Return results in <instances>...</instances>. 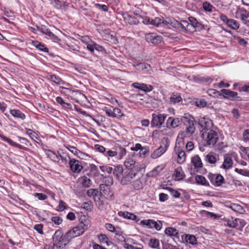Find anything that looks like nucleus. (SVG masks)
<instances>
[{
  "label": "nucleus",
  "mask_w": 249,
  "mask_h": 249,
  "mask_svg": "<svg viewBox=\"0 0 249 249\" xmlns=\"http://www.w3.org/2000/svg\"><path fill=\"white\" fill-rule=\"evenodd\" d=\"M87 194L88 196L92 197L94 200H96V197H98V191L94 189H90L88 190Z\"/></svg>",
  "instance_id": "a19ab883"
},
{
  "label": "nucleus",
  "mask_w": 249,
  "mask_h": 249,
  "mask_svg": "<svg viewBox=\"0 0 249 249\" xmlns=\"http://www.w3.org/2000/svg\"><path fill=\"white\" fill-rule=\"evenodd\" d=\"M100 168L101 171L104 173L110 174L113 171V168L110 166H100Z\"/></svg>",
  "instance_id": "13d9d810"
},
{
  "label": "nucleus",
  "mask_w": 249,
  "mask_h": 249,
  "mask_svg": "<svg viewBox=\"0 0 249 249\" xmlns=\"http://www.w3.org/2000/svg\"><path fill=\"white\" fill-rule=\"evenodd\" d=\"M243 139L245 142L249 141V129L245 130L243 133Z\"/></svg>",
  "instance_id": "69168bd1"
},
{
  "label": "nucleus",
  "mask_w": 249,
  "mask_h": 249,
  "mask_svg": "<svg viewBox=\"0 0 249 249\" xmlns=\"http://www.w3.org/2000/svg\"><path fill=\"white\" fill-rule=\"evenodd\" d=\"M185 240L191 245H196L197 244L196 238L194 235L186 234Z\"/></svg>",
  "instance_id": "c9c22d12"
},
{
  "label": "nucleus",
  "mask_w": 249,
  "mask_h": 249,
  "mask_svg": "<svg viewBox=\"0 0 249 249\" xmlns=\"http://www.w3.org/2000/svg\"><path fill=\"white\" fill-rule=\"evenodd\" d=\"M66 147L68 149H69L71 153H72L74 155H77L79 152V151L74 146L68 145L66 146Z\"/></svg>",
  "instance_id": "338daca9"
},
{
  "label": "nucleus",
  "mask_w": 249,
  "mask_h": 249,
  "mask_svg": "<svg viewBox=\"0 0 249 249\" xmlns=\"http://www.w3.org/2000/svg\"><path fill=\"white\" fill-rule=\"evenodd\" d=\"M99 45L95 43L93 44L87 43V48L91 52L93 53L94 49L97 50Z\"/></svg>",
  "instance_id": "5fc2aeb1"
},
{
  "label": "nucleus",
  "mask_w": 249,
  "mask_h": 249,
  "mask_svg": "<svg viewBox=\"0 0 249 249\" xmlns=\"http://www.w3.org/2000/svg\"><path fill=\"white\" fill-rule=\"evenodd\" d=\"M141 224L147 227L148 228H155L157 231H160L161 229L162 224L160 221H155L153 219H146L143 220L141 221Z\"/></svg>",
  "instance_id": "0eeeda50"
},
{
  "label": "nucleus",
  "mask_w": 249,
  "mask_h": 249,
  "mask_svg": "<svg viewBox=\"0 0 249 249\" xmlns=\"http://www.w3.org/2000/svg\"><path fill=\"white\" fill-rule=\"evenodd\" d=\"M46 35L48 38L52 39L54 42H57L60 40L59 38L55 35H54L49 29L46 28L45 32L43 33Z\"/></svg>",
  "instance_id": "473e14b6"
},
{
  "label": "nucleus",
  "mask_w": 249,
  "mask_h": 249,
  "mask_svg": "<svg viewBox=\"0 0 249 249\" xmlns=\"http://www.w3.org/2000/svg\"><path fill=\"white\" fill-rule=\"evenodd\" d=\"M163 18H156L155 19H152L151 20V24L157 27H161Z\"/></svg>",
  "instance_id": "a18cd8bd"
},
{
  "label": "nucleus",
  "mask_w": 249,
  "mask_h": 249,
  "mask_svg": "<svg viewBox=\"0 0 249 249\" xmlns=\"http://www.w3.org/2000/svg\"><path fill=\"white\" fill-rule=\"evenodd\" d=\"M104 155L108 157H114L117 155V152L109 150L106 152Z\"/></svg>",
  "instance_id": "680f3d73"
},
{
  "label": "nucleus",
  "mask_w": 249,
  "mask_h": 249,
  "mask_svg": "<svg viewBox=\"0 0 249 249\" xmlns=\"http://www.w3.org/2000/svg\"><path fill=\"white\" fill-rule=\"evenodd\" d=\"M169 191L171 195L174 197L178 198L180 197V194L177 190L170 188Z\"/></svg>",
  "instance_id": "bf43d9fd"
},
{
  "label": "nucleus",
  "mask_w": 249,
  "mask_h": 249,
  "mask_svg": "<svg viewBox=\"0 0 249 249\" xmlns=\"http://www.w3.org/2000/svg\"><path fill=\"white\" fill-rule=\"evenodd\" d=\"M239 218L233 219L231 217V219H229L227 221V225L231 228H239L238 222H239Z\"/></svg>",
  "instance_id": "72a5a7b5"
},
{
  "label": "nucleus",
  "mask_w": 249,
  "mask_h": 249,
  "mask_svg": "<svg viewBox=\"0 0 249 249\" xmlns=\"http://www.w3.org/2000/svg\"><path fill=\"white\" fill-rule=\"evenodd\" d=\"M142 71L144 73L150 74L152 71L150 65L148 64L144 63V68Z\"/></svg>",
  "instance_id": "0e129e2a"
},
{
  "label": "nucleus",
  "mask_w": 249,
  "mask_h": 249,
  "mask_svg": "<svg viewBox=\"0 0 249 249\" xmlns=\"http://www.w3.org/2000/svg\"><path fill=\"white\" fill-rule=\"evenodd\" d=\"M178 25V21L173 18H170L166 19L163 18L162 23H161V27L170 29L174 28L177 29Z\"/></svg>",
  "instance_id": "9b49d317"
},
{
  "label": "nucleus",
  "mask_w": 249,
  "mask_h": 249,
  "mask_svg": "<svg viewBox=\"0 0 249 249\" xmlns=\"http://www.w3.org/2000/svg\"><path fill=\"white\" fill-rule=\"evenodd\" d=\"M218 159V155L213 152H211L205 156V161L211 164H215Z\"/></svg>",
  "instance_id": "a211bd4d"
},
{
  "label": "nucleus",
  "mask_w": 249,
  "mask_h": 249,
  "mask_svg": "<svg viewBox=\"0 0 249 249\" xmlns=\"http://www.w3.org/2000/svg\"><path fill=\"white\" fill-rule=\"evenodd\" d=\"M149 246L153 249H159L160 246L159 240L156 238H152L150 240Z\"/></svg>",
  "instance_id": "ea45409f"
},
{
  "label": "nucleus",
  "mask_w": 249,
  "mask_h": 249,
  "mask_svg": "<svg viewBox=\"0 0 249 249\" xmlns=\"http://www.w3.org/2000/svg\"><path fill=\"white\" fill-rule=\"evenodd\" d=\"M195 179L197 184L209 186V182L206 180L205 178L201 175H196Z\"/></svg>",
  "instance_id": "c756f323"
},
{
  "label": "nucleus",
  "mask_w": 249,
  "mask_h": 249,
  "mask_svg": "<svg viewBox=\"0 0 249 249\" xmlns=\"http://www.w3.org/2000/svg\"><path fill=\"white\" fill-rule=\"evenodd\" d=\"M26 133L30 138L34 141H36V139H37V134L30 129L26 128Z\"/></svg>",
  "instance_id": "09e8293b"
},
{
  "label": "nucleus",
  "mask_w": 249,
  "mask_h": 249,
  "mask_svg": "<svg viewBox=\"0 0 249 249\" xmlns=\"http://www.w3.org/2000/svg\"><path fill=\"white\" fill-rule=\"evenodd\" d=\"M183 121L186 128L185 131L180 133L178 137L184 139L185 137H190L195 132V119L191 116H185L183 118Z\"/></svg>",
  "instance_id": "f257e3e1"
},
{
  "label": "nucleus",
  "mask_w": 249,
  "mask_h": 249,
  "mask_svg": "<svg viewBox=\"0 0 249 249\" xmlns=\"http://www.w3.org/2000/svg\"><path fill=\"white\" fill-rule=\"evenodd\" d=\"M149 152V149L148 147L145 146V147H142L139 154L140 157L142 156H145L146 155L148 154Z\"/></svg>",
  "instance_id": "6e6d98bb"
},
{
  "label": "nucleus",
  "mask_w": 249,
  "mask_h": 249,
  "mask_svg": "<svg viewBox=\"0 0 249 249\" xmlns=\"http://www.w3.org/2000/svg\"><path fill=\"white\" fill-rule=\"evenodd\" d=\"M165 233L169 236H175L178 233L177 230L174 228H168L165 230Z\"/></svg>",
  "instance_id": "79ce46f5"
},
{
  "label": "nucleus",
  "mask_w": 249,
  "mask_h": 249,
  "mask_svg": "<svg viewBox=\"0 0 249 249\" xmlns=\"http://www.w3.org/2000/svg\"><path fill=\"white\" fill-rule=\"evenodd\" d=\"M167 149V146H160V147L154 150L150 155L152 159H156L163 154Z\"/></svg>",
  "instance_id": "dca6fc26"
},
{
  "label": "nucleus",
  "mask_w": 249,
  "mask_h": 249,
  "mask_svg": "<svg viewBox=\"0 0 249 249\" xmlns=\"http://www.w3.org/2000/svg\"><path fill=\"white\" fill-rule=\"evenodd\" d=\"M249 18V12L246 10L243 11L240 14V19L245 24L247 23V19Z\"/></svg>",
  "instance_id": "de8ad7c7"
},
{
  "label": "nucleus",
  "mask_w": 249,
  "mask_h": 249,
  "mask_svg": "<svg viewBox=\"0 0 249 249\" xmlns=\"http://www.w3.org/2000/svg\"><path fill=\"white\" fill-rule=\"evenodd\" d=\"M122 16L123 18L124 21L127 24L130 25H137L139 23V20L134 17H132L127 12H123Z\"/></svg>",
  "instance_id": "4468645a"
},
{
  "label": "nucleus",
  "mask_w": 249,
  "mask_h": 249,
  "mask_svg": "<svg viewBox=\"0 0 249 249\" xmlns=\"http://www.w3.org/2000/svg\"><path fill=\"white\" fill-rule=\"evenodd\" d=\"M226 25L232 29H237L239 25L237 22L234 19H227Z\"/></svg>",
  "instance_id": "f704fd0d"
},
{
  "label": "nucleus",
  "mask_w": 249,
  "mask_h": 249,
  "mask_svg": "<svg viewBox=\"0 0 249 249\" xmlns=\"http://www.w3.org/2000/svg\"><path fill=\"white\" fill-rule=\"evenodd\" d=\"M1 138L3 140L8 142L11 145L18 147L20 149H24V147L22 145L16 143L15 142H13L10 139H9L8 138L6 137L5 136H2Z\"/></svg>",
  "instance_id": "4c0bfd02"
},
{
  "label": "nucleus",
  "mask_w": 249,
  "mask_h": 249,
  "mask_svg": "<svg viewBox=\"0 0 249 249\" xmlns=\"http://www.w3.org/2000/svg\"><path fill=\"white\" fill-rule=\"evenodd\" d=\"M174 180L176 181H179L182 179L184 177L182 169L180 168L176 169L174 171L173 175Z\"/></svg>",
  "instance_id": "a878e982"
},
{
  "label": "nucleus",
  "mask_w": 249,
  "mask_h": 249,
  "mask_svg": "<svg viewBox=\"0 0 249 249\" xmlns=\"http://www.w3.org/2000/svg\"><path fill=\"white\" fill-rule=\"evenodd\" d=\"M105 111L108 117L119 119L124 116L120 109L113 107H105Z\"/></svg>",
  "instance_id": "6e6552de"
},
{
  "label": "nucleus",
  "mask_w": 249,
  "mask_h": 249,
  "mask_svg": "<svg viewBox=\"0 0 249 249\" xmlns=\"http://www.w3.org/2000/svg\"><path fill=\"white\" fill-rule=\"evenodd\" d=\"M198 124L202 128V132L213 129V126L212 121L207 116L201 117L198 120Z\"/></svg>",
  "instance_id": "39448f33"
},
{
  "label": "nucleus",
  "mask_w": 249,
  "mask_h": 249,
  "mask_svg": "<svg viewBox=\"0 0 249 249\" xmlns=\"http://www.w3.org/2000/svg\"><path fill=\"white\" fill-rule=\"evenodd\" d=\"M48 79L58 85H61L64 83L63 80L59 76L55 74H50L48 76Z\"/></svg>",
  "instance_id": "cd10ccee"
},
{
  "label": "nucleus",
  "mask_w": 249,
  "mask_h": 249,
  "mask_svg": "<svg viewBox=\"0 0 249 249\" xmlns=\"http://www.w3.org/2000/svg\"><path fill=\"white\" fill-rule=\"evenodd\" d=\"M53 239L54 242V245L61 247L63 243L65 245L66 242L70 240V238L67 236L66 237V234L63 235L61 231L57 230L53 234Z\"/></svg>",
  "instance_id": "20e7f679"
},
{
  "label": "nucleus",
  "mask_w": 249,
  "mask_h": 249,
  "mask_svg": "<svg viewBox=\"0 0 249 249\" xmlns=\"http://www.w3.org/2000/svg\"><path fill=\"white\" fill-rule=\"evenodd\" d=\"M177 29L182 31H187L191 30V24L186 20H182L180 22H178V25Z\"/></svg>",
  "instance_id": "b1692460"
},
{
  "label": "nucleus",
  "mask_w": 249,
  "mask_h": 249,
  "mask_svg": "<svg viewBox=\"0 0 249 249\" xmlns=\"http://www.w3.org/2000/svg\"><path fill=\"white\" fill-rule=\"evenodd\" d=\"M119 215L121 216H123L125 218L128 219L136 220L137 218V216L134 214L128 212H119L118 213Z\"/></svg>",
  "instance_id": "393cba45"
},
{
  "label": "nucleus",
  "mask_w": 249,
  "mask_h": 249,
  "mask_svg": "<svg viewBox=\"0 0 249 249\" xmlns=\"http://www.w3.org/2000/svg\"><path fill=\"white\" fill-rule=\"evenodd\" d=\"M99 239L100 241L103 243H106L107 244L108 243V238L107 236L105 234H101L99 236Z\"/></svg>",
  "instance_id": "774afa93"
},
{
  "label": "nucleus",
  "mask_w": 249,
  "mask_h": 249,
  "mask_svg": "<svg viewBox=\"0 0 249 249\" xmlns=\"http://www.w3.org/2000/svg\"><path fill=\"white\" fill-rule=\"evenodd\" d=\"M191 162L195 168H200L202 167L201 160L198 155H195L192 157Z\"/></svg>",
  "instance_id": "5701e85b"
},
{
  "label": "nucleus",
  "mask_w": 249,
  "mask_h": 249,
  "mask_svg": "<svg viewBox=\"0 0 249 249\" xmlns=\"http://www.w3.org/2000/svg\"><path fill=\"white\" fill-rule=\"evenodd\" d=\"M233 161L232 158L229 155H226L224 156V159L223 164L221 166V168L227 170L232 167Z\"/></svg>",
  "instance_id": "f3484780"
},
{
  "label": "nucleus",
  "mask_w": 249,
  "mask_h": 249,
  "mask_svg": "<svg viewBox=\"0 0 249 249\" xmlns=\"http://www.w3.org/2000/svg\"><path fill=\"white\" fill-rule=\"evenodd\" d=\"M68 208V206L66 204L65 202L63 200H60L59 202V205L57 207V210L58 211L62 212Z\"/></svg>",
  "instance_id": "3c124183"
},
{
  "label": "nucleus",
  "mask_w": 249,
  "mask_h": 249,
  "mask_svg": "<svg viewBox=\"0 0 249 249\" xmlns=\"http://www.w3.org/2000/svg\"><path fill=\"white\" fill-rule=\"evenodd\" d=\"M52 221L56 225H59L62 222V219L59 216H53L51 218Z\"/></svg>",
  "instance_id": "052dcab7"
},
{
  "label": "nucleus",
  "mask_w": 249,
  "mask_h": 249,
  "mask_svg": "<svg viewBox=\"0 0 249 249\" xmlns=\"http://www.w3.org/2000/svg\"><path fill=\"white\" fill-rule=\"evenodd\" d=\"M113 173L114 175L116 177L117 179H120V176L123 173V166L121 165L116 166L113 170Z\"/></svg>",
  "instance_id": "7c9ffc66"
},
{
  "label": "nucleus",
  "mask_w": 249,
  "mask_h": 249,
  "mask_svg": "<svg viewBox=\"0 0 249 249\" xmlns=\"http://www.w3.org/2000/svg\"><path fill=\"white\" fill-rule=\"evenodd\" d=\"M11 114L14 117L19 118L22 120L25 118V115L19 110L11 109L10 111Z\"/></svg>",
  "instance_id": "bb28decb"
},
{
  "label": "nucleus",
  "mask_w": 249,
  "mask_h": 249,
  "mask_svg": "<svg viewBox=\"0 0 249 249\" xmlns=\"http://www.w3.org/2000/svg\"><path fill=\"white\" fill-rule=\"evenodd\" d=\"M132 185L135 190H139L142 189L144 186L143 179L140 178L137 179L133 181Z\"/></svg>",
  "instance_id": "c85d7f7f"
},
{
  "label": "nucleus",
  "mask_w": 249,
  "mask_h": 249,
  "mask_svg": "<svg viewBox=\"0 0 249 249\" xmlns=\"http://www.w3.org/2000/svg\"><path fill=\"white\" fill-rule=\"evenodd\" d=\"M221 93L225 98L232 100L237 97V93L226 89H222L220 91Z\"/></svg>",
  "instance_id": "412c9836"
},
{
  "label": "nucleus",
  "mask_w": 249,
  "mask_h": 249,
  "mask_svg": "<svg viewBox=\"0 0 249 249\" xmlns=\"http://www.w3.org/2000/svg\"><path fill=\"white\" fill-rule=\"evenodd\" d=\"M166 117L165 114H153L151 121L152 127H160L164 123Z\"/></svg>",
  "instance_id": "423d86ee"
},
{
  "label": "nucleus",
  "mask_w": 249,
  "mask_h": 249,
  "mask_svg": "<svg viewBox=\"0 0 249 249\" xmlns=\"http://www.w3.org/2000/svg\"><path fill=\"white\" fill-rule=\"evenodd\" d=\"M135 163V161L132 158L127 159L124 163L125 166L130 169H132L133 168Z\"/></svg>",
  "instance_id": "58836bf2"
},
{
  "label": "nucleus",
  "mask_w": 249,
  "mask_h": 249,
  "mask_svg": "<svg viewBox=\"0 0 249 249\" xmlns=\"http://www.w3.org/2000/svg\"><path fill=\"white\" fill-rule=\"evenodd\" d=\"M145 38L147 42L154 44H158L162 40V37L161 36H157L154 33L146 34Z\"/></svg>",
  "instance_id": "ddd939ff"
},
{
  "label": "nucleus",
  "mask_w": 249,
  "mask_h": 249,
  "mask_svg": "<svg viewBox=\"0 0 249 249\" xmlns=\"http://www.w3.org/2000/svg\"><path fill=\"white\" fill-rule=\"evenodd\" d=\"M46 35L48 38L52 39L54 42H57L60 40L59 38L55 35H54L49 29L46 28L45 32L43 33Z\"/></svg>",
  "instance_id": "2f4dec72"
},
{
  "label": "nucleus",
  "mask_w": 249,
  "mask_h": 249,
  "mask_svg": "<svg viewBox=\"0 0 249 249\" xmlns=\"http://www.w3.org/2000/svg\"><path fill=\"white\" fill-rule=\"evenodd\" d=\"M95 6L98 9L101 10L103 11L107 12L108 11V7L106 5L96 3L95 4Z\"/></svg>",
  "instance_id": "e2e57ef3"
},
{
  "label": "nucleus",
  "mask_w": 249,
  "mask_h": 249,
  "mask_svg": "<svg viewBox=\"0 0 249 249\" xmlns=\"http://www.w3.org/2000/svg\"><path fill=\"white\" fill-rule=\"evenodd\" d=\"M159 166H157L152 171L147 173V176L148 177H154L157 176L159 174Z\"/></svg>",
  "instance_id": "49530a36"
},
{
  "label": "nucleus",
  "mask_w": 249,
  "mask_h": 249,
  "mask_svg": "<svg viewBox=\"0 0 249 249\" xmlns=\"http://www.w3.org/2000/svg\"><path fill=\"white\" fill-rule=\"evenodd\" d=\"M81 183L85 187H89L91 185V180L88 176H84L81 178Z\"/></svg>",
  "instance_id": "e433bc0d"
},
{
  "label": "nucleus",
  "mask_w": 249,
  "mask_h": 249,
  "mask_svg": "<svg viewBox=\"0 0 249 249\" xmlns=\"http://www.w3.org/2000/svg\"><path fill=\"white\" fill-rule=\"evenodd\" d=\"M136 174L131 171H127L123 175V178L121 180V184L123 185L130 183L132 180L135 177Z\"/></svg>",
  "instance_id": "9d476101"
},
{
  "label": "nucleus",
  "mask_w": 249,
  "mask_h": 249,
  "mask_svg": "<svg viewBox=\"0 0 249 249\" xmlns=\"http://www.w3.org/2000/svg\"><path fill=\"white\" fill-rule=\"evenodd\" d=\"M132 86L139 90L144 92H149L153 89V87L150 85H147L144 83H139L137 82L134 83L132 84Z\"/></svg>",
  "instance_id": "2eb2a0df"
},
{
  "label": "nucleus",
  "mask_w": 249,
  "mask_h": 249,
  "mask_svg": "<svg viewBox=\"0 0 249 249\" xmlns=\"http://www.w3.org/2000/svg\"><path fill=\"white\" fill-rule=\"evenodd\" d=\"M34 46H35L39 50L44 52H48L49 50L47 48L45 47L44 45L41 43L36 42L34 43Z\"/></svg>",
  "instance_id": "8fccbe9b"
},
{
  "label": "nucleus",
  "mask_w": 249,
  "mask_h": 249,
  "mask_svg": "<svg viewBox=\"0 0 249 249\" xmlns=\"http://www.w3.org/2000/svg\"><path fill=\"white\" fill-rule=\"evenodd\" d=\"M118 154L119 156V159H121L126 155V150L124 148L120 147L118 149L117 154Z\"/></svg>",
  "instance_id": "864d4df0"
},
{
  "label": "nucleus",
  "mask_w": 249,
  "mask_h": 249,
  "mask_svg": "<svg viewBox=\"0 0 249 249\" xmlns=\"http://www.w3.org/2000/svg\"><path fill=\"white\" fill-rule=\"evenodd\" d=\"M104 182L106 184H105L106 186H111L113 183V178L111 177H109V176L106 177L104 178Z\"/></svg>",
  "instance_id": "4d7b16f0"
},
{
  "label": "nucleus",
  "mask_w": 249,
  "mask_h": 249,
  "mask_svg": "<svg viewBox=\"0 0 249 249\" xmlns=\"http://www.w3.org/2000/svg\"><path fill=\"white\" fill-rule=\"evenodd\" d=\"M180 123L178 118H174L172 117L168 118L166 122L167 127L168 128H175L177 127Z\"/></svg>",
  "instance_id": "6ab92c4d"
},
{
  "label": "nucleus",
  "mask_w": 249,
  "mask_h": 249,
  "mask_svg": "<svg viewBox=\"0 0 249 249\" xmlns=\"http://www.w3.org/2000/svg\"><path fill=\"white\" fill-rule=\"evenodd\" d=\"M71 170L74 173H79L83 169L81 162L75 159H71L69 161Z\"/></svg>",
  "instance_id": "f8f14e48"
},
{
  "label": "nucleus",
  "mask_w": 249,
  "mask_h": 249,
  "mask_svg": "<svg viewBox=\"0 0 249 249\" xmlns=\"http://www.w3.org/2000/svg\"><path fill=\"white\" fill-rule=\"evenodd\" d=\"M88 229V225L81 222L77 226L66 233V237L71 239L82 234L85 231Z\"/></svg>",
  "instance_id": "7ed1b4c3"
},
{
  "label": "nucleus",
  "mask_w": 249,
  "mask_h": 249,
  "mask_svg": "<svg viewBox=\"0 0 249 249\" xmlns=\"http://www.w3.org/2000/svg\"><path fill=\"white\" fill-rule=\"evenodd\" d=\"M176 152L178 155V162L179 163H182L186 159L185 151L179 147L176 148Z\"/></svg>",
  "instance_id": "4be33fe9"
},
{
  "label": "nucleus",
  "mask_w": 249,
  "mask_h": 249,
  "mask_svg": "<svg viewBox=\"0 0 249 249\" xmlns=\"http://www.w3.org/2000/svg\"><path fill=\"white\" fill-rule=\"evenodd\" d=\"M208 178L213 185L217 186H220L224 181L223 177L220 174L209 173Z\"/></svg>",
  "instance_id": "1a4fd4ad"
},
{
  "label": "nucleus",
  "mask_w": 249,
  "mask_h": 249,
  "mask_svg": "<svg viewBox=\"0 0 249 249\" xmlns=\"http://www.w3.org/2000/svg\"><path fill=\"white\" fill-rule=\"evenodd\" d=\"M182 99V98L179 95L173 94L170 97V102L173 104H176L179 102Z\"/></svg>",
  "instance_id": "c03bdc74"
},
{
  "label": "nucleus",
  "mask_w": 249,
  "mask_h": 249,
  "mask_svg": "<svg viewBox=\"0 0 249 249\" xmlns=\"http://www.w3.org/2000/svg\"><path fill=\"white\" fill-rule=\"evenodd\" d=\"M202 136L210 147L213 146L219 139V134L217 131L212 129L208 131H203Z\"/></svg>",
  "instance_id": "f03ea898"
},
{
  "label": "nucleus",
  "mask_w": 249,
  "mask_h": 249,
  "mask_svg": "<svg viewBox=\"0 0 249 249\" xmlns=\"http://www.w3.org/2000/svg\"><path fill=\"white\" fill-rule=\"evenodd\" d=\"M203 8L205 11L211 12L213 11V7L210 3L206 1L203 3Z\"/></svg>",
  "instance_id": "603ef678"
},
{
  "label": "nucleus",
  "mask_w": 249,
  "mask_h": 249,
  "mask_svg": "<svg viewBox=\"0 0 249 249\" xmlns=\"http://www.w3.org/2000/svg\"><path fill=\"white\" fill-rule=\"evenodd\" d=\"M48 157L53 161L58 162L59 160V157L55 153L51 150L47 152Z\"/></svg>",
  "instance_id": "37998d69"
},
{
  "label": "nucleus",
  "mask_w": 249,
  "mask_h": 249,
  "mask_svg": "<svg viewBox=\"0 0 249 249\" xmlns=\"http://www.w3.org/2000/svg\"><path fill=\"white\" fill-rule=\"evenodd\" d=\"M189 20L191 24V27L196 28L199 30L205 29L204 25L198 22L195 18L192 17H189Z\"/></svg>",
  "instance_id": "aec40b11"
}]
</instances>
